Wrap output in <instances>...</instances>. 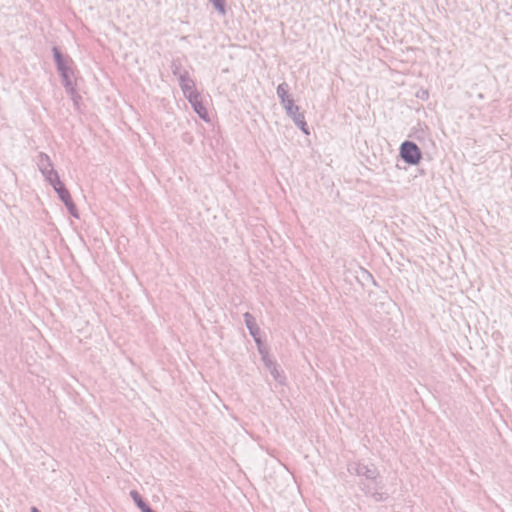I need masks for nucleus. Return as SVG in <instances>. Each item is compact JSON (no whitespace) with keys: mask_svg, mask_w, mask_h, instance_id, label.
<instances>
[{"mask_svg":"<svg viewBox=\"0 0 512 512\" xmlns=\"http://www.w3.org/2000/svg\"><path fill=\"white\" fill-rule=\"evenodd\" d=\"M349 471L356 476L369 480L373 483L374 487L366 491L370 496H376L377 487L380 483V476L377 468L372 463L356 462L349 466Z\"/></svg>","mask_w":512,"mask_h":512,"instance_id":"obj_1","label":"nucleus"},{"mask_svg":"<svg viewBox=\"0 0 512 512\" xmlns=\"http://www.w3.org/2000/svg\"><path fill=\"white\" fill-rule=\"evenodd\" d=\"M259 354L265 368L269 371L272 378L278 384L282 386L286 385V376L284 375L277 362L270 357L268 350L266 348L263 350L260 349Z\"/></svg>","mask_w":512,"mask_h":512,"instance_id":"obj_2","label":"nucleus"},{"mask_svg":"<svg viewBox=\"0 0 512 512\" xmlns=\"http://www.w3.org/2000/svg\"><path fill=\"white\" fill-rule=\"evenodd\" d=\"M400 157L408 165H417L421 160V150L416 143L404 141L399 149Z\"/></svg>","mask_w":512,"mask_h":512,"instance_id":"obj_3","label":"nucleus"},{"mask_svg":"<svg viewBox=\"0 0 512 512\" xmlns=\"http://www.w3.org/2000/svg\"><path fill=\"white\" fill-rule=\"evenodd\" d=\"M173 74L177 78L178 85L185 98L198 92L194 80L186 71L181 70L179 67H176L173 70Z\"/></svg>","mask_w":512,"mask_h":512,"instance_id":"obj_4","label":"nucleus"},{"mask_svg":"<svg viewBox=\"0 0 512 512\" xmlns=\"http://www.w3.org/2000/svg\"><path fill=\"white\" fill-rule=\"evenodd\" d=\"M37 167L39 172L42 174V176L48 183L52 181L53 178L59 175L58 172L55 170L50 157L45 153L41 152L37 156Z\"/></svg>","mask_w":512,"mask_h":512,"instance_id":"obj_5","label":"nucleus"},{"mask_svg":"<svg viewBox=\"0 0 512 512\" xmlns=\"http://www.w3.org/2000/svg\"><path fill=\"white\" fill-rule=\"evenodd\" d=\"M243 318H244L246 328L249 331V334L252 336L255 344L257 345L258 352L260 351V349L261 350L265 349L263 342L261 340V337H260V328L257 325L256 320L253 317V315L250 314L249 312H245L243 314Z\"/></svg>","mask_w":512,"mask_h":512,"instance_id":"obj_6","label":"nucleus"},{"mask_svg":"<svg viewBox=\"0 0 512 512\" xmlns=\"http://www.w3.org/2000/svg\"><path fill=\"white\" fill-rule=\"evenodd\" d=\"M58 72L66 91L77 88V76L73 66H58Z\"/></svg>","mask_w":512,"mask_h":512,"instance_id":"obj_7","label":"nucleus"},{"mask_svg":"<svg viewBox=\"0 0 512 512\" xmlns=\"http://www.w3.org/2000/svg\"><path fill=\"white\" fill-rule=\"evenodd\" d=\"M189 104L191 105L194 112L202 119L204 122L209 123L210 118L207 112L206 107L203 105L201 100V95L199 92L192 94L191 96L186 98Z\"/></svg>","mask_w":512,"mask_h":512,"instance_id":"obj_8","label":"nucleus"},{"mask_svg":"<svg viewBox=\"0 0 512 512\" xmlns=\"http://www.w3.org/2000/svg\"><path fill=\"white\" fill-rule=\"evenodd\" d=\"M287 116L294 122V124L305 134L309 135L304 115L300 112L299 106L293 104L285 110Z\"/></svg>","mask_w":512,"mask_h":512,"instance_id":"obj_9","label":"nucleus"},{"mask_svg":"<svg viewBox=\"0 0 512 512\" xmlns=\"http://www.w3.org/2000/svg\"><path fill=\"white\" fill-rule=\"evenodd\" d=\"M276 92L285 110L294 104V101L289 97L288 85L286 83L279 84Z\"/></svg>","mask_w":512,"mask_h":512,"instance_id":"obj_10","label":"nucleus"},{"mask_svg":"<svg viewBox=\"0 0 512 512\" xmlns=\"http://www.w3.org/2000/svg\"><path fill=\"white\" fill-rule=\"evenodd\" d=\"M130 496L133 499V501L135 502L136 506L142 512H146L147 511L146 509H150V507L143 501V499L141 498V496L139 495V493L136 490H132L130 492Z\"/></svg>","mask_w":512,"mask_h":512,"instance_id":"obj_11","label":"nucleus"},{"mask_svg":"<svg viewBox=\"0 0 512 512\" xmlns=\"http://www.w3.org/2000/svg\"><path fill=\"white\" fill-rule=\"evenodd\" d=\"M70 98H71V101L73 103V106L75 108L76 111H80V107H81V96L80 94L77 92V88H74V89H71L69 91H67Z\"/></svg>","mask_w":512,"mask_h":512,"instance_id":"obj_12","label":"nucleus"},{"mask_svg":"<svg viewBox=\"0 0 512 512\" xmlns=\"http://www.w3.org/2000/svg\"><path fill=\"white\" fill-rule=\"evenodd\" d=\"M218 13L222 16L226 14V0H209Z\"/></svg>","mask_w":512,"mask_h":512,"instance_id":"obj_13","label":"nucleus"},{"mask_svg":"<svg viewBox=\"0 0 512 512\" xmlns=\"http://www.w3.org/2000/svg\"><path fill=\"white\" fill-rule=\"evenodd\" d=\"M52 52H53L55 64H66L65 56L58 47L54 46L52 48Z\"/></svg>","mask_w":512,"mask_h":512,"instance_id":"obj_14","label":"nucleus"},{"mask_svg":"<svg viewBox=\"0 0 512 512\" xmlns=\"http://www.w3.org/2000/svg\"><path fill=\"white\" fill-rule=\"evenodd\" d=\"M64 205L66 206V208L68 209L69 213L76 219L79 218V213H78V210L73 202L72 199L68 200L67 202L64 203Z\"/></svg>","mask_w":512,"mask_h":512,"instance_id":"obj_15","label":"nucleus"},{"mask_svg":"<svg viewBox=\"0 0 512 512\" xmlns=\"http://www.w3.org/2000/svg\"><path fill=\"white\" fill-rule=\"evenodd\" d=\"M64 205L66 206V208L68 209L69 213L76 219L79 218V213H78V210L73 202L72 199L68 200L67 202L64 203Z\"/></svg>","mask_w":512,"mask_h":512,"instance_id":"obj_16","label":"nucleus"},{"mask_svg":"<svg viewBox=\"0 0 512 512\" xmlns=\"http://www.w3.org/2000/svg\"><path fill=\"white\" fill-rule=\"evenodd\" d=\"M59 199L65 203L67 202L68 200L72 199L71 198V195H70V192L66 189V187H63L61 188L59 191L56 192Z\"/></svg>","mask_w":512,"mask_h":512,"instance_id":"obj_17","label":"nucleus"},{"mask_svg":"<svg viewBox=\"0 0 512 512\" xmlns=\"http://www.w3.org/2000/svg\"><path fill=\"white\" fill-rule=\"evenodd\" d=\"M49 184L53 187L54 191L57 192L61 188L65 187L62 181L60 180L59 175L55 178H53L52 181L49 182Z\"/></svg>","mask_w":512,"mask_h":512,"instance_id":"obj_18","label":"nucleus"},{"mask_svg":"<svg viewBox=\"0 0 512 512\" xmlns=\"http://www.w3.org/2000/svg\"><path fill=\"white\" fill-rule=\"evenodd\" d=\"M416 96L421 100H427L429 97V93L427 90H421L417 92Z\"/></svg>","mask_w":512,"mask_h":512,"instance_id":"obj_19","label":"nucleus"},{"mask_svg":"<svg viewBox=\"0 0 512 512\" xmlns=\"http://www.w3.org/2000/svg\"><path fill=\"white\" fill-rule=\"evenodd\" d=\"M364 272L368 275V277H370L371 279H373V278H372V276H371V274H369L367 271H364ZM372 282H373V284H374V285L376 284V282H375L374 280H372Z\"/></svg>","mask_w":512,"mask_h":512,"instance_id":"obj_20","label":"nucleus"},{"mask_svg":"<svg viewBox=\"0 0 512 512\" xmlns=\"http://www.w3.org/2000/svg\"><path fill=\"white\" fill-rule=\"evenodd\" d=\"M31 512H40V511L36 507H32Z\"/></svg>","mask_w":512,"mask_h":512,"instance_id":"obj_21","label":"nucleus"},{"mask_svg":"<svg viewBox=\"0 0 512 512\" xmlns=\"http://www.w3.org/2000/svg\"><path fill=\"white\" fill-rule=\"evenodd\" d=\"M147 511L146 512H154L151 508L150 509H146Z\"/></svg>","mask_w":512,"mask_h":512,"instance_id":"obj_22","label":"nucleus"}]
</instances>
